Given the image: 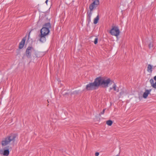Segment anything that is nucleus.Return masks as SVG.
Masks as SVG:
<instances>
[{
  "instance_id": "obj_13",
  "label": "nucleus",
  "mask_w": 156,
  "mask_h": 156,
  "mask_svg": "<svg viewBox=\"0 0 156 156\" xmlns=\"http://www.w3.org/2000/svg\"><path fill=\"white\" fill-rule=\"evenodd\" d=\"M93 2L92 3L94 5L96 6H98L99 4V0H93Z\"/></svg>"
},
{
  "instance_id": "obj_27",
  "label": "nucleus",
  "mask_w": 156,
  "mask_h": 156,
  "mask_svg": "<svg viewBox=\"0 0 156 156\" xmlns=\"http://www.w3.org/2000/svg\"><path fill=\"white\" fill-rule=\"evenodd\" d=\"M116 156H119V155L118 154L116 155Z\"/></svg>"
},
{
  "instance_id": "obj_8",
  "label": "nucleus",
  "mask_w": 156,
  "mask_h": 156,
  "mask_svg": "<svg viewBox=\"0 0 156 156\" xmlns=\"http://www.w3.org/2000/svg\"><path fill=\"white\" fill-rule=\"evenodd\" d=\"M26 37H24L23 38L22 41L20 43L19 46V48L20 49H22L24 45Z\"/></svg>"
},
{
  "instance_id": "obj_26",
  "label": "nucleus",
  "mask_w": 156,
  "mask_h": 156,
  "mask_svg": "<svg viewBox=\"0 0 156 156\" xmlns=\"http://www.w3.org/2000/svg\"><path fill=\"white\" fill-rule=\"evenodd\" d=\"M112 89H113V88H112V87H110V90H112Z\"/></svg>"
},
{
  "instance_id": "obj_6",
  "label": "nucleus",
  "mask_w": 156,
  "mask_h": 156,
  "mask_svg": "<svg viewBox=\"0 0 156 156\" xmlns=\"http://www.w3.org/2000/svg\"><path fill=\"white\" fill-rule=\"evenodd\" d=\"M50 32V30L46 27H43L41 30V35L46 36Z\"/></svg>"
},
{
  "instance_id": "obj_12",
  "label": "nucleus",
  "mask_w": 156,
  "mask_h": 156,
  "mask_svg": "<svg viewBox=\"0 0 156 156\" xmlns=\"http://www.w3.org/2000/svg\"><path fill=\"white\" fill-rule=\"evenodd\" d=\"M97 7V6L94 5L92 3L89 6V9H90V10L93 11V10L94 9H95Z\"/></svg>"
},
{
  "instance_id": "obj_28",
  "label": "nucleus",
  "mask_w": 156,
  "mask_h": 156,
  "mask_svg": "<svg viewBox=\"0 0 156 156\" xmlns=\"http://www.w3.org/2000/svg\"><path fill=\"white\" fill-rule=\"evenodd\" d=\"M30 32L29 34V35L30 34Z\"/></svg>"
},
{
  "instance_id": "obj_18",
  "label": "nucleus",
  "mask_w": 156,
  "mask_h": 156,
  "mask_svg": "<svg viewBox=\"0 0 156 156\" xmlns=\"http://www.w3.org/2000/svg\"><path fill=\"white\" fill-rule=\"evenodd\" d=\"M92 11L90 10V11L89 12H87V17H91V16L92 14Z\"/></svg>"
},
{
  "instance_id": "obj_16",
  "label": "nucleus",
  "mask_w": 156,
  "mask_h": 156,
  "mask_svg": "<svg viewBox=\"0 0 156 156\" xmlns=\"http://www.w3.org/2000/svg\"><path fill=\"white\" fill-rule=\"evenodd\" d=\"M99 20V17L98 15L97 17L94 19V24H97Z\"/></svg>"
},
{
  "instance_id": "obj_10",
  "label": "nucleus",
  "mask_w": 156,
  "mask_h": 156,
  "mask_svg": "<svg viewBox=\"0 0 156 156\" xmlns=\"http://www.w3.org/2000/svg\"><path fill=\"white\" fill-rule=\"evenodd\" d=\"M45 36L41 35V34L39 35V37H40V41L42 42L45 41H46Z\"/></svg>"
},
{
  "instance_id": "obj_5",
  "label": "nucleus",
  "mask_w": 156,
  "mask_h": 156,
  "mask_svg": "<svg viewBox=\"0 0 156 156\" xmlns=\"http://www.w3.org/2000/svg\"><path fill=\"white\" fill-rule=\"evenodd\" d=\"M34 50V49L32 47H28L27 48L26 51V55L27 58H31V51Z\"/></svg>"
},
{
  "instance_id": "obj_4",
  "label": "nucleus",
  "mask_w": 156,
  "mask_h": 156,
  "mask_svg": "<svg viewBox=\"0 0 156 156\" xmlns=\"http://www.w3.org/2000/svg\"><path fill=\"white\" fill-rule=\"evenodd\" d=\"M110 33L112 35L117 37L119 35L120 31L117 27L113 26L110 30Z\"/></svg>"
},
{
  "instance_id": "obj_1",
  "label": "nucleus",
  "mask_w": 156,
  "mask_h": 156,
  "mask_svg": "<svg viewBox=\"0 0 156 156\" xmlns=\"http://www.w3.org/2000/svg\"><path fill=\"white\" fill-rule=\"evenodd\" d=\"M16 136L14 134L8 136L3 139L1 144L3 149L0 150V154L8 156L9 154V150L12 149L10 145L13 144L15 141Z\"/></svg>"
},
{
  "instance_id": "obj_17",
  "label": "nucleus",
  "mask_w": 156,
  "mask_h": 156,
  "mask_svg": "<svg viewBox=\"0 0 156 156\" xmlns=\"http://www.w3.org/2000/svg\"><path fill=\"white\" fill-rule=\"evenodd\" d=\"M113 122L111 120H108L106 121V124L109 126H111L112 125Z\"/></svg>"
},
{
  "instance_id": "obj_22",
  "label": "nucleus",
  "mask_w": 156,
  "mask_h": 156,
  "mask_svg": "<svg viewBox=\"0 0 156 156\" xmlns=\"http://www.w3.org/2000/svg\"><path fill=\"white\" fill-rule=\"evenodd\" d=\"M90 18L91 17H87V20L88 21V23H89L91 21Z\"/></svg>"
},
{
  "instance_id": "obj_9",
  "label": "nucleus",
  "mask_w": 156,
  "mask_h": 156,
  "mask_svg": "<svg viewBox=\"0 0 156 156\" xmlns=\"http://www.w3.org/2000/svg\"><path fill=\"white\" fill-rule=\"evenodd\" d=\"M151 90V89L146 90L143 94V97L145 98H146Z\"/></svg>"
},
{
  "instance_id": "obj_15",
  "label": "nucleus",
  "mask_w": 156,
  "mask_h": 156,
  "mask_svg": "<svg viewBox=\"0 0 156 156\" xmlns=\"http://www.w3.org/2000/svg\"><path fill=\"white\" fill-rule=\"evenodd\" d=\"M112 88L114 90L116 91L117 92H118L119 91V89H116V85L115 83H114L113 85Z\"/></svg>"
},
{
  "instance_id": "obj_3",
  "label": "nucleus",
  "mask_w": 156,
  "mask_h": 156,
  "mask_svg": "<svg viewBox=\"0 0 156 156\" xmlns=\"http://www.w3.org/2000/svg\"><path fill=\"white\" fill-rule=\"evenodd\" d=\"M98 87L96 79L93 83H90L86 86V89L87 90H91L96 89Z\"/></svg>"
},
{
  "instance_id": "obj_2",
  "label": "nucleus",
  "mask_w": 156,
  "mask_h": 156,
  "mask_svg": "<svg viewBox=\"0 0 156 156\" xmlns=\"http://www.w3.org/2000/svg\"><path fill=\"white\" fill-rule=\"evenodd\" d=\"M96 79L98 87L101 85L103 87H107L112 81L110 79L108 78L99 77Z\"/></svg>"
},
{
  "instance_id": "obj_25",
  "label": "nucleus",
  "mask_w": 156,
  "mask_h": 156,
  "mask_svg": "<svg viewBox=\"0 0 156 156\" xmlns=\"http://www.w3.org/2000/svg\"><path fill=\"white\" fill-rule=\"evenodd\" d=\"M48 1V0H46V1H45V3H46V4H47V3Z\"/></svg>"
},
{
  "instance_id": "obj_11",
  "label": "nucleus",
  "mask_w": 156,
  "mask_h": 156,
  "mask_svg": "<svg viewBox=\"0 0 156 156\" xmlns=\"http://www.w3.org/2000/svg\"><path fill=\"white\" fill-rule=\"evenodd\" d=\"M152 66L150 64H149L147 67V71L150 73H151L152 71Z\"/></svg>"
},
{
  "instance_id": "obj_19",
  "label": "nucleus",
  "mask_w": 156,
  "mask_h": 156,
  "mask_svg": "<svg viewBox=\"0 0 156 156\" xmlns=\"http://www.w3.org/2000/svg\"><path fill=\"white\" fill-rule=\"evenodd\" d=\"M105 109H103V110H102V111L101 112L99 113V115L100 116H101L102 115L104 114V113L105 112Z\"/></svg>"
},
{
  "instance_id": "obj_20",
  "label": "nucleus",
  "mask_w": 156,
  "mask_h": 156,
  "mask_svg": "<svg viewBox=\"0 0 156 156\" xmlns=\"http://www.w3.org/2000/svg\"><path fill=\"white\" fill-rule=\"evenodd\" d=\"M149 47L150 48L153 47V44L151 42L150 43H149Z\"/></svg>"
},
{
  "instance_id": "obj_7",
  "label": "nucleus",
  "mask_w": 156,
  "mask_h": 156,
  "mask_svg": "<svg viewBox=\"0 0 156 156\" xmlns=\"http://www.w3.org/2000/svg\"><path fill=\"white\" fill-rule=\"evenodd\" d=\"M154 79L155 81V83H154V80L153 79H151L150 80V82L152 87L154 88H156V76L154 77Z\"/></svg>"
},
{
  "instance_id": "obj_14",
  "label": "nucleus",
  "mask_w": 156,
  "mask_h": 156,
  "mask_svg": "<svg viewBox=\"0 0 156 156\" xmlns=\"http://www.w3.org/2000/svg\"><path fill=\"white\" fill-rule=\"evenodd\" d=\"M43 27H46L48 29L49 28H51V26L50 23H45Z\"/></svg>"
},
{
  "instance_id": "obj_23",
  "label": "nucleus",
  "mask_w": 156,
  "mask_h": 156,
  "mask_svg": "<svg viewBox=\"0 0 156 156\" xmlns=\"http://www.w3.org/2000/svg\"><path fill=\"white\" fill-rule=\"evenodd\" d=\"M99 152H97L95 153V156H98L99 155Z\"/></svg>"
},
{
  "instance_id": "obj_24",
  "label": "nucleus",
  "mask_w": 156,
  "mask_h": 156,
  "mask_svg": "<svg viewBox=\"0 0 156 156\" xmlns=\"http://www.w3.org/2000/svg\"><path fill=\"white\" fill-rule=\"evenodd\" d=\"M123 94V91H122L120 93V95H122Z\"/></svg>"
},
{
  "instance_id": "obj_21",
  "label": "nucleus",
  "mask_w": 156,
  "mask_h": 156,
  "mask_svg": "<svg viewBox=\"0 0 156 156\" xmlns=\"http://www.w3.org/2000/svg\"><path fill=\"white\" fill-rule=\"evenodd\" d=\"M98 38H96L94 39V43L95 44H96L98 43Z\"/></svg>"
}]
</instances>
